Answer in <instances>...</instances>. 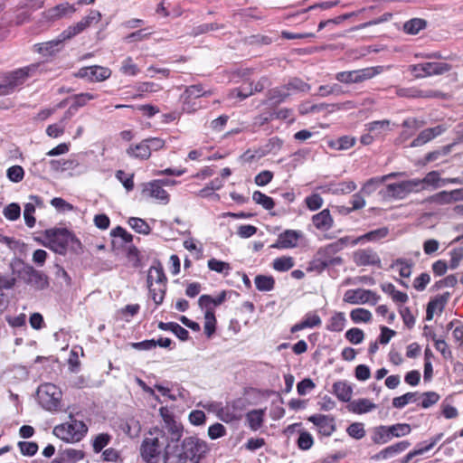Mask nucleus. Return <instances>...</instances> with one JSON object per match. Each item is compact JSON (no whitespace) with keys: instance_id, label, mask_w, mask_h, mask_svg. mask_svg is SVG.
<instances>
[{"instance_id":"nucleus-1","label":"nucleus","mask_w":463,"mask_h":463,"mask_svg":"<svg viewBox=\"0 0 463 463\" xmlns=\"http://www.w3.org/2000/svg\"><path fill=\"white\" fill-rule=\"evenodd\" d=\"M208 446L196 437H186L182 442L172 439L163 457V463H199Z\"/></svg>"},{"instance_id":"nucleus-2","label":"nucleus","mask_w":463,"mask_h":463,"mask_svg":"<svg viewBox=\"0 0 463 463\" xmlns=\"http://www.w3.org/2000/svg\"><path fill=\"white\" fill-rule=\"evenodd\" d=\"M172 436L165 434L158 428L151 430L143 439L140 446V455L146 463H158L163 460Z\"/></svg>"},{"instance_id":"nucleus-3","label":"nucleus","mask_w":463,"mask_h":463,"mask_svg":"<svg viewBox=\"0 0 463 463\" xmlns=\"http://www.w3.org/2000/svg\"><path fill=\"white\" fill-rule=\"evenodd\" d=\"M388 234V229L383 227L372 232H369L357 238H352L350 236H345L337 241L329 243L324 247H321L317 252V260L322 264V260L331 259L335 254L341 251L348 245L354 246L364 240L376 241L381 238H384Z\"/></svg>"},{"instance_id":"nucleus-4","label":"nucleus","mask_w":463,"mask_h":463,"mask_svg":"<svg viewBox=\"0 0 463 463\" xmlns=\"http://www.w3.org/2000/svg\"><path fill=\"white\" fill-rule=\"evenodd\" d=\"M69 418V421L55 426L52 432L66 442H78L86 435L88 427L82 420H75L71 415Z\"/></svg>"},{"instance_id":"nucleus-5","label":"nucleus","mask_w":463,"mask_h":463,"mask_svg":"<svg viewBox=\"0 0 463 463\" xmlns=\"http://www.w3.org/2000/svg\"><path fill=\"white\" fill-rule=\"evenodd\" d=\"M434 184V172H430L424 179H413L402 181L397 184H390L387 185V195L393 198H404L411 192H418L425 187V184Z\"/></svg>"},{"instance_id":"nucleus-6","label":"nucleus","mask_w":463,"mask_h":463,"mask_svg":"<svg viewBox=\"0 0 463 463\" xmlns=\"http://www.w3.org/2000/svg\"><path fill=\"white\" fill-rule=\"evenodd\" d=\"M50 249L59 254H65L68 249L77 250L80 242L75 236L66 229H57L49 232Z\"/></svg>"},{"instance_id":"nucleus-7","label":"nucleus","mask_w":463,"mask_h":463,"mask_svg":"<svg viewBox=\"0 0 463 463\" xmlns=\"http://www.w3.org/2000/svg\"><path fill=\"white\" fill-rule=\"evenodd\" d=\"M62 392L52 383H43L38 387L37 399L40 405L46 411H57L61 409Z\"/></svg>"},{"instance_id":"nucleus-8","label":"nucleus","mask_w":463,"mask_h":463,"mask_svg":"<svg viewBox=\"0 0 463 463\" xmlns=\"http://www.w3.org/2000/svg\"><path fill=\"white\" fill-rule=\"evenodd\" d=\"M36 69L35 65H31L5 74L0 81V96L13 93L18 86L25 82Z\"/></svg>"},{"instance_id":"nucleus-9","label":"nucleus","mask_w":463,"mask_h":463,"mask_svg":"<svg viewBox=\"0 0 463 463\" xmlns=\"http://www.w3.org/2000/svg\"><path fill=\"white\" fill-rule=\"evenodd\" d=\"M384 71L383 66L367 67L360 70L340 71L335 78L345 84L361 83L373 79Z\"/></svg>"},{"instance_id":"nucleus-10","label":"nucleus","mask_w":463,"mask_h":463,"mask_svg":"<svg viewBox=\"0 0 463 463\" xmlns=\"http://www.w3.org/2000/svg\"><path fill=\"white\" fill-rule=\"evenodd\" d=\"M101 19V14L97 10H90L88 15L83 17L77 24L69 26L61 33L63 39L70 40L78 35L93 24H98Z\"/></svg>"},{"instance_id":"nucleus-11","label":"nucleus","mask_w":463,"mask_h":463,"mask_svg":"<svg viewBox=\"0 0 463 463\" xmlns=\"http://www.w3.org/2000/svg\"><path fill=\"white\" fill-rule=\"evenodd\" d=\"M101 19V14L97 10H90L88 15L83 17L77 24L69 26L61 33L63 39L70 40L78 35L93 24H98Z\"/></svg>"},{"instance_id":"nucleus-12","label":"nucleus","mask_w":463,"mask_h":463,"mask_svg":"<svg viewBox=\"0 0 463 463\" xmlns=\"http://www.w3.org/2000/svg\"><path fill=\"white\" fill-rule=\"evenodd\" d=\"M379 297L369 289L364 288H356V289H348L345 291L343 300L346 303L352 305H360L371 303L373 305L376 304Z\"/></svg>"},{"instance_id":"nucleus-13","label":"nucleus","mask_w":463,"mask_h":463,"mask_svg":"<svg viewBox=\"0 0 463 463\" xmlns=\"http://www.w3.org/2000/svg\"><path fill=\"white\" fill-rule=\"evenodd\" d=\"M159 412L163 419V425L158 428L159 430L172 436L173 439H180L183 435L182 425L175 420L174 415L167 408H160Z\"/></svg>"},{"instance_id":"nucleus-14","label":"nucleus","mask_w":463,"mask_h":463,"mask_svg":"<svg viewBox=\"0 0 463 463\" xmlns=\"http://www.w3.org/2000/svg\"><path fill=\"white\" fill-rule=\"evenodd\" d=\"M20 275L27 285L36 289H43L49 285L47 276L32 266L24 267Z\"/></svg>"},{"instance_id":"nucleus-15","label":"nucleus","mask_w":463,"mask_h":463,"mask_svg":"<svg viewBox=\"0 0 463 463\" xmlns=\"http://www.w3.org/2000/svg\"><path fill=\"white\" fill-rule=\"evenodd\" d=\"M142 194L146 198H153L162 204H167L170 199L169 194L163 188L160 180L144 184Z\"/></svg>"},{"instance_id":"nucleus-16","label":"nucleus","mask_w":463,"mask_h":463,"mask_svg":"<svg viewBox=\"0 0 463 463\" xmlns=\"http://www.w3.org/2000/svg\"><path fill=\"white\" fill-rule=\"evenodd\" d=\"M111 75V71L107 67L99 65L84 67L79 70L77 76L81 79H86L90 82H100L109 79Z\"/></svg>"},{"instance_id":"nucleus-17","label":"nucleus","mask_w":463,"mask_h":463,"mask_svg":"<svg viewBox=\"0 0 463 463\" xmlns=\"http://www.w3.org/2000/svg\"><path fill=\"white\" fill-rule=\"evenodd\" d=\"M353 260L357 266H381L379 255L370 248L355 250L353 253Z\"/></svg>"},{"instance_id":"nucleus-18","label":"nucleus","mask_w":463,"mask_h":463,"mask_svg":"<svg viewBox=\"0 0 463 463\" xmlns=\"http://www.w3.org/2000/svg\"><path fill=\"white\" fill-rule=\"evenodd\" d=\"M302 237V232L296 230H286L280 233L270 247L273 249H292L296 248L298 243V240Z\"/></svg>"},{"instance_id":"nucleus-19","label":"nucleus","mask_w":463,"mask_h":463,"mask_svg":"<svg viewBox=\"0 0 463 463\" xmlns=\"http://www.w3.org/2000/svg\"><path fill=\"white\" fill-rule=\"evenodd\" d=\"M314 425L317 427L318 432L324 436H331L335 430V420L328 415L317 414L308 418Z\"/></svg>"},{"instance_id":"nucleus-20","label":"nucleus","mask_w":463,"mask_h":463,"mask_svg":"<svg viewBox=\"0 0 463 463\" xmlns=\"http://www.w3.org/2000/svg\"><path fill=\"white\" fill-rule=\"evenodd\" d=\"M410 445L411 443L407 440L400 441L398 443H395L382 449L377 454L373 456L372 458L375 460H385L393 458L394 456L406 450L410 447Z\"/></svg>"},{"instance_id":"nucleus-21","label":"nucleus","mask_w":463,"mask_h":463,"mask_svg":"<svg viewBox=\"0 0 463 463\" xmlns=\"http://www.w3.org/2000/svg\"><path fill=\"white\" fill-rule=\"evenodd\" d=\"M366 130L373 133L376 139L383 138L391 130V121L388 119L376 120L365 125Z\"/></svg>"},{"instance_id":"nucleus-22","label":"nucleus","mask_w":463,"mask_h":463,"mask_svg":"<svg viewBox=\"0 0 463 463\" xmlns=\"http://www.w3.org/2000/svg\"><path fill=\"white\" fill-rule=\"evenodd\" d=\"M75 12L76 8L74 5H70L69 3H62L48 9L45 14L47 18L56 20L64 16L71 15Z\"/></svg>"},{"instance_id":"nucleus-23","label":"nucleus","mask_w":463,"mask_h":463,"mask_svg":"<svg viewBox=\"0 0 463 463\" xmlns=\"http://www.w3.org/2000/svg\"><path fill=\"white\" fill-rule=\"evenodd\" d=\"M312 222L317 230L328 231L333 227L334 220L329 210L324 209L320 213L313 215Z\"/></svg>"},{"instance_id":"nucleus-24","label":"nucleus","mask_w":463,"mask_h":463,"mask_svg":"<svg viewBox=\"0 0 463 463\" xmlns=\"http://www.w3.org/2000/svg\"><path fill=\"white\" fill-rule=\"evenodd\" d=\"M377 405L369 399L361 398L352 401L348 405L349 411L355 414H364L376 409Z\"/></svg>"},{"instance_id":"nucleus-25","label":"nucleus","mask_w":463,"mask_h":463,"mask_svg":"<svg viewBox=\"0 0 463 463\" xmlns=\"http://www.w3.org/2000/svg\"><path fill=\"white\" fill-rule=\"evenodd\" d=\"M50 167L54 172H65L76 170L80 162L75 157L61 160H51L49 161Z\"/></svg>"},{"instance_id":"nucleus-26","label":"nucleus","mask_w":463,"mask_h":463,"mask_svg":"<svg viewBox=\"0 0 463 463\" xmlns=\"http://www.w3.org/2000/svg\"><path fill=\"white\" fill-rule=\"evenodd\" d=\"M66 40L61 37V33L56 39L36 44L35 47L43 55H52L61 49L62 43Z\"/></svg>"},{"instance_id":"nucleus-27","label":"nucleus","mask_w":463,"mask_h":463,"mask_svg":"<svg viewBox=\"0 0 463 463\" xmlns=\"http://www.w3.org/2000/svg\"><path fill=\"white\" fill-rule=\"evenodd\" d=\"M322 323L321 318L318 315L314 313H307L303 320L291 327V333L303 330L305 328H312L320 326Z\"/></svg>"},{"instance_id":"nucleus-28","label":"nucleus","mask_w":463,"mask_h":463,"mask_svg":"<svg viewBox=\"0 0 463 463\" xmlns=\"http://www.w3.org/2000/svg\"><path fill=\"white\" fill-rule=\"evenodd\" d=\"M127 154L134 158L140 160H146L150 157L151 154L147 146L146 140H142L140 143L131 146L127 149Z\"/></svg>"},{"instance_id":"nucleus-29","label":"nucleus","mask_w":463,"mask_h":463,"mask_svg":"<svg viewBox=\"0 0 463 463\" xmlns=\"http://www.w3.org/2000/svg\"><path fill=\"white\" fill-rule=\"evenodd\" d=\"M167 279L161 266H152L148 269L146 283L147 287L157 284H166Z\"/></svg>"},{"instance_id":"nucleus-30","label":"nucleus","mask_w":463,"mask_h":463,"mask_svg":"<svg viewBox=\"0 0 463 463\" xmlns=\"http://www.w3.org/2000/svg\"><path fill=\"white\" fill-rule=\"evenodd\" d=\"M121 430L130 438H136L141 431V424L135 417L127 418L121 424Z\"/></svg>"},{"instance_id":"nucleus-31","label":"nucleus","mask_w":463,"mask_h":463,"mask_svg":"<svg viewBox=\"0 0 463 463\" xmlns=\"http://www.w3.org/2000/svg\"><path fill=\"white\" fill-rule=\"evenodd\" d=\"M410 71L416 78H424L434 74V62L424 61L410 66Z\"/></svg>"},{"instance_id":"nucleus-32","label":"nucleus","mask_w":463,"mask_h":463,"mask_svg":"<svg viewBox=\"0 0 463 463\" xmlns=\"http://www.w3.org/2000/svg\"><path fill=\"white\" fill-rule=\"evenodd\" d=\"M333 392L340 401L349 402L352 397L353 389L347 383L339 381L334 383Z\"/></svg>"},{"instance_id":"nucleus-33","label":"nucleus","mask_w":463,"mask_h":463,"mask_svg":"<svg viewBox=\"0 0 463 463\" xmlns=\"http://www.w3.org/2000/svg\"><path fill=\"white\" fill-rule=\"evenodd\" d=\"M346 318L342 312H335L328 320L326 329L331 332H341L345 328Z\"/></svg>"},{"instance_id":"nucleus-34","label":"nucleus","mask_w":463,"mask_h":463,"mask_svg":"<svg viewBox=\"0 0 463 463\" xmlns=\"http://www.w3.org/2000/svg\"><path fill=\"white\" fill-rule=\"evenodd\" d=\"M400 175L399 173H392V174H389V175H383L382 177H373V178H371L369 179L363 186L362 188V192L366 194H371L372 193H373L377 187L383 184V182H385L386 180H388L389 178L391 177H393V176H396Z\"/></svg>"},{"instance_id":"nucleus-35","label":"nucleus","mask_w":463,"mask_h":463,"mask_svg":"<svg viewBox=\"0 0 463 463\" xmlns=\"http://www.w3.org/2000/svg\"><path fill=\"white\" fill-rule=\"evenodd\" d=\"M246 420L249 427L252 430H257L262 426L264 420V411L252 410L246 414Z\"/></svg>"},{"instance_id":"nucleus-36","label":"nucleus","mask_w":463,"mask_h":463,"mask_svg":"<svg viewBox=\"0 0 463 463\" xmlns=\"http://www.w3.org/2000/svg\"><path fill=\"white\" fill-rule=\"evenodd\" d=\"M463 199V192L460 189H455L450 192L442 191L436 194V203H451Z\"/></svg>"},{"instance_id":"nucleus-37","label":"nucleus","mask_w":463,"mask_h":463,"mask_svg":"<svg viewBox=\"0 0 463 463\" xmlns=\"http://www.w3.org/2000/svg\"><path fill=\"white\" fill-rule=\"evenodd\" d=\"M290 96V92L287 90L286 86L274 88L269 91L268 99L274 104H279L286 100Z\"/></svg>"},{"instance_id":"nucleus-38","label":"nucleus","mask_w":463,"mask_h":463,"mask_svg":"<svg viewBox=\"0 0 463 463\" xmlns=\"http://www.w3.org/2000/svg\"><path fill=\"white\" fill-rule=\"evenodd\" d=\"M392 439L388 426L382 425V426L376 427L373 430V435L372 436V440L375 444H385V443L391 441Z\"/></svg>"},{"instance_id":"nucleus-39","label":"nucleus","mask_w":463,"mask_h":463,"mask_svg":"<svg viewBox=\"0 0 463 463\" xmlns=\"http://www.w3.org/2000/svg\"><path fill=\"white\" fill-rule=\"evenodd\" d=\"M426 21L420 18H412L403 24V31L411 35L419 33V32L426 27Z\"/></svg>"},{"instance_id":"nucleus-40","label":"nucleus","mask_w":463,"mask_h":463,"mask_svg":"<svg viewBox=\"0 0 463 463\" xmlns=\"http://www.w3.org/2000/svg\"><path fill=\"white\" fill-rule=\"evenodd\" d=\"M285 86L290 95L295 92H307L311 89L309 84L298 78L291 79Z\"/></svg>"},{"instance_id":"nucleus-41","label":"nucleus","mask_w":463,"mask_h":463,"mask_svg":"<svg viewBox=\"0 0 463 463\" xmlns=\"http://www.w3.org/2000/svg\"><path fill=\"white\" fill-rule=\"evenodd\" d=\"M147 288L156 306L162 304L166 291V284H157Z\"/></svg>"},{"instance_id":"nucleus-42","label":"nucleus","mask_w":463,"mask_h":463,"mask_svg":"<svg viewBox=\"0 0 463 463\" xmlns=\"http://www.w3.org/2000/svg\"><path fill=\"white\" fill-rule=\"evenodd\" d=\"M216 318L213 309H207L204 313V333L211 337L215 332Z\"/></svg>"},{"instance_id":"nucleus-43","label":"nucleus","mask_w":463,"mask_h":463,"mask_svg":"<svg viewBox=\"0 0 463 463\" xmlns=\"http://www.w3.org/2000/svg\"><path fill=\"white\" fill-rule=\"evenodd\" d=\"M256 288L260 291H270L274 288V279L270 276L258 275L254 279Z\"/></svg>"},{"instance_id":"nucleus-44","label":"nucleus","mask_w":463,"mask_h":463,"mask_svg":"<svg viewBox=\"0 0 463 463\" xmlns=\"http://www.w3.org/2000/svg\"><path fill=\"white\" fill-rule=\"evenodd\" d=\"M129 226L137 232L141 234H148L151 231L146 221L137 217H130L128 221Z\"/></svg>"},{"instance_id":"nucleus-45","label":"nucleus","mask_w":463,"mask_h":463,"mask_svg":"<svg viewBox=\"0 0 463 463\" xmlns=\"http://www.w3.org/2000/svg\"><path fill=\"white\" fill-rule=\"evenodd\" d=\"M252 200L257 203L260 204L266 210L273 209L275 203L273 199L260 191H255L252 194Z\"/></svg>"},{"instance_id":"nucleus-46","label":"nucleus","mask_w":463,"mask_h":463,"mask_svg":"<svg viewBox=\"0 0 463 463\" xmlns=\"http://www.w3.org/2000/svg\"><path fill=\"white\" fill-rule=\"evenodd\" d=\"M356 189V184L353 181H344L336 184H333L330 188L335 194H350Z\"/></svg>"},{"instance_id":"nucleus-47","label":"nucleus","mask_w":463,"mask_h":463,"mask_svg":"<svg viewBox=\"0 0 463 463\" xmlns=\"http://www.w3.org/2000/svg\"><path fill=\"white\" fill-rule=\"evenodd\" d=\"M350 317L354 323H367L372 319V313L365 308H355L350 313Z\"/></svg>"},{"instance_id":"nucleus-48","label":"nucleus","mask_w":463,"mask_h":463,"mask_svg":"<svg viewBox=\"0 0 463 463\" xmlns=\"http://www.w3.org/2000/svg\"><path fill=\"white\" fill-rule=\"evenodd\" d=\"M294 266V260L292 257H280L273 260L272 267L278 271H288Z\"/></svg>"},{"instance_id":"nucleus-49","label":"nucleus","mask_w":463,"mask_h":463,"mask_svg":"<svg viewBox=\"0 0 463 463\" xmlns=\"http://www.w3.org/2000/svg\"><path fill=\"white\" fill-rule=\"evenodd\" d=\"M298 432H299V435L297 439L298 447L301 450H307V449H311L314 444V439H313L312 435L309 432L303 430H299Z\"/></svg>"},{"instance_id":"nucleus-50","label":"nucleus","mask_w":463,"mask_h":463,"mask_svg":"<svg viewBox=\"0 0 463 463\" xmlns=\"http://www.w3.org/2000/svg\"><path fill=\"white\" fill-rule=\"evenodd\" d=\"M207 266L211 270L221 274H228L231 270V266L228 262L222 261L214 258L208 260Z\"/></svg>"},{"instance_id":"nucleus-51","label":"nucleus","mask_w":463,"mask_h":463,"mask_svg":"<svg viewBox=\"0 0 463 463\" xmlns=\"http://www.w3.org/2000/svg\"><path fill=\"white\" fill-rule=\"evenodd\" d=\"M434 137V128H427L421 131L419 136L411 142V146H421Z\"/></svg>"},{"instance_id":"nucleus-52","label":"nucleus","mask_w":463,"mask_h":463,"mask_svg":"<svg viewBox=\"0 0 463 463\" xmlns=\"http://www.w3.org/2000/svg\"><path fill=\"white\" fill-rule=\"evenodd\" d=\"M416 396L417 392H407L402 396L395 397L392 400V406L402 409L407 404L416 402Z\"/></svg>"},{"instance_id":"nucleus-53","label":"nucleus","mask_w":463,"mask_h":463,"mask_svg":"<svg viewBox=\"0 0 463 463\" xmlns=\"http://www.w3.org/2000/svg\"><path fill=\"white\" fill-rule=\"evenodd\" d=\"M392 439L400 438L408 435L411 429L409 424L398 423L392 426H388Z\"/></svg>"},{"instance_id":"nucleus-54","label":"nucleus","mask_w":463,"mask_h":463,"mask_svg":"<svg viewBox=\"0 0 463 463\" xmlns=\"http://www.w3.org/2000/svg\"><path fill=\"white\" fill-rule=\"evenodd\" d=\"M120 71L128 76H136L139 72V69L136 63H134L131 57H127L121 64Z\"/></svg>"},{"instance_id":"nucleus-55","label":"nucleus","mask_w":463,"mask_h":463,"mask_svg":"<svg viewBox=\"0 0 463 463\" xmlns=\"http://www.w3.org/2000/svg\"><path fill=\"white\" fill-rule=\"evenodd\" d=\"M254 93L253 90V83H248L245 85H242L241 87L238 89H234L231 91L230 95L231 97H237L240 99H245L246 98L250 97Z\"/></svg>"},{"instance_id":"nucleus-56","label":"nucleus","mask_w":463,"mask_h":463,"mask_svg":"<svg viewBox=\"0 0 463 463\" xmlns=\"http://www.w3.org/2000/svg\"><path fill=\"white\" fill-rule=\"evenodd\" d=\"M3 214L9 221H16L21 215V208L18 203H9L4 208Z\"/></svg>"},{"instance_id":"nucleus-57","label":"nucleus","mask_w":463,"mask_h":463,"mask_svg":"<svg viewBox=\"0 0 463 463\" xmlns=\"http://www.w3.org/2000/svg\"><path fill=\"white\" fill-rule=\"evenodd\" d=\"M348 435L355 439H361L365 436L364 426L361 422H354L346 429Z\"/></svg>"},{"instance_id":"nucleus-58","label":"nucleus","mask_w":463,"mask_h":463,"mask_svg":"<svg viewBox=\"0 0 463 463\" xmlns=\"http://www.w3.org/2000/svg\"><path fill=\"white\" fill-rule=\"evenodd\" d=\"M392 269L397 268L401 277L409 278L411 276V264L409 263L408 261L404 260H402V259L396 260L392 263Z\"/></svg>"},{"instance_id":"nucleus-59","label":"nucleus","mask_w":463,"mask_h":463,"mask_svg":"<svg viewBox=\"0 0 463 463\" xmlns=\"http://www.w3.org/2000/svg\"><path fill=\"white\" fill-rule=\"evenodd\" d=\"M96 98L97 96L93 93H80L73 97V103L71 105H73V107L76 108V109H79L80 108L85 106L90 100H92Z\"/></svg>"},{"instance_id":"nucleus-60","label":"nucleus","mask_w":463,"mask_h":463,"mask_svg":"<svg viewBox=\"0 0 463 463\" xmlns=\"http://www.w3.org/2000/svg\"><path fill=\"white\" fill-rule=\"evenodd\" d=\"M211 93L209 91H203L201 85H191L186 88L184 91L185 99H197L202 96H208Z\"/></svg>"},{"instance_id":"nucleus-61","label":"nucleus","mask_w":463,"mask_h":463,"mask_svg":"<svg viewBox=\"0 0 463 463\" xmlns=\"http://www.w3.org/2000/svg\"><path fill=\"white\" fill-rule=\"evenodd\" d=\"M345 338L354 345H358L363 342L364 334L362 329L353 327L346 331Z\"/></svg>"},{"instance_id":"nucleus-62","label":"nucleus","mask_w":463,"mask_h":463,"mask_svg":"<svg viewBox=\"0 0 463 463\" xmlns=\"http://www.w3.org/2000/svg\"><path fill=\"white\" fill-rule=\"evenodd\" d=\"M116 177L117 179L123 184V186L126 188L128 192L133 190L134 188V175H126V173L123 170H118L116 172Z\"/></svg>"},{"instance_id":"nucleus-63","label":"nucleus","mask_w":463,"mask_h":463,"mask_svg":"<svg viewBox=\"0 0 463 463\" xmlns=\"http://www.w3.org/2000/svg\"><path fill=\"white\" fill-rule=\"evenodd\" d=\"M6 175L10 181L18 183L24 179V171L20 165H13L7 169Z\"/></svg>"},{"instance_id":"nucleus-64","label":"nucleus","mask_w":463,"mask_h":463,"mask_svg":"<svg viewBox=\"0 0 463 463\" xmlns=\"http://www.w3.org/2000/svg\"><path fill=\"white\" fill-rule=\"evenodd\" d=\"M110 441V436L107 433L99 434L93 441V450L96 453L100 452Z\"/></svg>"}]
</instances>
